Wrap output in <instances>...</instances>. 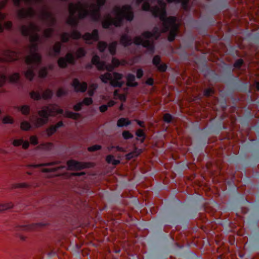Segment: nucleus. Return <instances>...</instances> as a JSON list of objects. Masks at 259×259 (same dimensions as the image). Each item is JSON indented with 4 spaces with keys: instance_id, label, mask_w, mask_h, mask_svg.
I'll return each instance as SVG.
<instances>
[{
    "instance_id": "45",
    "label": "nucleus",
    "mask_w": 259,
    "mask_h": 259,
    "mask_svg": "<svg viewBox=\"0 0 259 259\" xmlns=\"http://www.w3.org/2000/svg\"><path fill=\"white\" fill-rule=\"evenodd\" d=\"M107 47V44L105 42L100 41L98 43V49L101 51L103 52Z\"/></svg>"
},
{
    "instance_id": "40",
    "label": "nucleus",
    "mask_w": 259,
    "mask_h": 259,
    "mask_svg": "<svg viewBox=\"0 0 259 259\" xmlns=\"http://www.w3.org/2000/svg\"><path fill=\"white\" fill-rule=\"evenodd\" d=\"M43 19H45L46 20H53L54 18L53 15L49 12L45 11L42 16Z\"/></svg>"
},
{
    "instance_id": "4",
    "label": "nucleus",
    "mask_w": 259,
    "mask_h": 259,
    "mask_svg": "<svg viewBox=\"0 0 259 259\" xmlns=\"http://www.w3.org/2000/svg\"><path fill=\"white\" fill-rule=\"evenodd\" d=\"M21 32L24 35H30L31 45L30 50L31 52H35L36 50L37 45L35 43L38 40V36L36 32L39 30L38 27L33 23H31L28 27L23 25L21 28Z\"/></svg>"
},
{
    "instance_id": "30",
    "label": "nucleus",
    "mask_w": 259,
    "mask_h": 259,
    "mask_svg": "<svg viewBox=\"0 0 259 259\" xmlns=\"http://www.w3.org/2000/svg\"><path fill=\"white\" fill-rule=\"evenodd\" d=\"M131 123V121L127 118H121L118 121L117 125L118 126H122L127 125Z\"/></svg>"
},
{
    "instance_id": "44",
    "label": "nucleus",
    "mask_w": 259,
    "mask_h": 259,
    "mask_svg": "<svg viewBox=\"0 0 259 259\" xmlns=\"http://www.w3.org/2000/svg\"><path fill=\"white\" fill-rule=\"evenodd\" d=\"M85 53L82 48H79L76 52V56L77 58H80L84 56Z\"/></svg>"
},
{
    "instance_id": "19",
    "label": "nucleus",
    "mask_w": 259,
    "mask_h": 259,
    "mask_svg": "<svg viewBox=\"0 0 259 259\" xmlns=\"http://www.w3.org/2000/svg\"><path fill=\"white\" fill-rule=\"evenodd\" d=\"M62 121H59L55 125H52L46 130V132L48 137L51 136L57 131V128L63 126Z\"/></svg>"
},
{
    "instance_id": "29",
    "label": "nucleus",
    "mask_w": 259,
    "mask_h": 259,
    "mask_svg": "<svg viewBox=\"0 0 259 259\" xmlns=\"http://www.w3.org/2000/svg\"><path fill=\"white\" fill-rule=\"evenodd\" d=\"M120 42L124 46H127L132 44V39L127 35H122L120 39Z\"/></svg>"
},
{
    "instance_id": "41",
    "label": "nucleus",
    "mask_w": 259,
    "mask_h": 259,
    "mask_svg": "<svg viewBox=\"0 0 259 259\" xmlns=\"http://www.w3.org/2000/svg\"><path fill=\"white\" fill-rule=\"evenodd\" d=\"M97 88V85L96 84H91L88 90V94L92 96L94 93V91L96 90V89Z\"/></svg>"
},
{
    "instance_id": "34",
    "label": "nucleus",
    "mask_w": 259,
    "mask_h": 259,
    "mask_svg": "<svg viewBox=\"0 0 259 259\" xmlns=\"http://www.w3.org/2000/svg\"><path fill=\"white\" fill-rule=\"evenodd\" d=\"M116 46H117L116 42H113L109 45L108 49H109L110 53L112 55H114L115 54Z\"/></svg>"
},
{
    "instance_id": "32",
    "label": "nucleus",
    "mask_w": 259,
    "mask_h": 259,
    "mask_svg": "<svg viewBox=\"0 0 259 259\" xmlns=\"http://www.w3.org/2000/svg\"><path fill=\"white\" fill-rule=\"evenodd\" d=\"M2 122L4 124H12L14 122V119L12 116L7 115L3 118Z\"/></svg>"
},
{
    "instance_id": "63",
    "label": "nucleus",
    "mask_w": 259,
    "mask_h": 259,
    "mask_svg": "<svg viewBox=\"0 0 259 259\" xmlns=\"http://www.w3.org/2000/svg\"><path fill=\"white\" fill-rule=\"evenodd\" d=\"M108 109L107 106L105 105H102L100 107V111L101 112L106 111Z\"/></svg>"
},
{
    "instance_id": "46",
    "label": "nucleus",
    "mask_w": 259,
    "mask_h": 259,
    "mask_svg": "<svg viewBox=\"0 0 259 259\" xmlns=\"http://www.w3.org/2000/svg\"><path fill=\"white\" fill-rule=\"evenodd\" d=\"M31 98L34 100H39L41 98L39 94L36 92H32L30 93Z\"/></svg>"
},
{
    "instance_id": "36",
    "label": "nucleus",
    "mask_w": 259,
    "mask_h": 259,
    "mask_svg": "<svg viewBox=\"0 0 259 259\" xmlns=\"http://www.w3.org/2000/svg\"><path fill=\"white\" fill-rule=\"evenodd\" d=\"M19 74L18 73H15L10 75L9 78L10 82H15L19 80Z\"/></svg>"
},
{
    "instance_id": "31",
    "label": "nucleus",
    "mask_w": 259,
    "mask_h": 259,
    "mask_svg": "<svg viewBox=\"0 0 259 259\" xmlns=\"http://www.w3.org/2000/svg\"><path fill=\"white\" fill-rule=\"evenodd\" d=\"M33 70L34 68H32V67H31L25 72V76L26 78L30 80H32L34 76Z\"/></svg>"
},
{
    "instance_id": "60",
    "label": "nucleus",
    "mask_w": 259,
    "mask_h": 259,
    "mask_svg": "<svg viewBox=\"0 0 259 259\" xmlns=\"http://www.w3.org/2000/svg\"><path fill=\"white\" fill-rule=\"evenodd\" d=\"M4 26L6 29H10L12 26V23L11 21H7L5 23Z\"/></svg>"
},
{
    "instance_id": "26",
    "label": "nucleus",
    "mask_w": 259,
    "mask_h": 259,
    "mask_svg": "<svg viewBox=\"0 0 259 259\" xmlns=\"http://www.w3.org/2000/svg\"><path fill=\"white\" fill-rule=\"evenodd\" d=\"M106 160L108 163L112 164L113 165H117L120 163V160L115 159L114 156L112 155L107 156Z\"/></svg>"
},
{
    "instance_id": "49",
    "label": "nucleus",
    "mask_w": 259,
    "mask_h": 259,
    "mask_svg": "<svg viewBox=\"0 0 259 259\" xmlns=\"http://www.w3.org/2000/svg\"><path fill=\"white\" fill-rule=\"evenodd\" d=\"M61 48V44L59 42H56L53 47V50L55 53L58 54L60 52Z\"/></svg>"
},
{
    "instance_id": "64",
    "label": "nucleus",
    "mask_w": 259,
    "mask_h": 259,
    "mask_svg": "<svg viewBox=\"0 0 259 259\" xmlns=\"http://www.w3.org/2000/svg\"><path fill=\"white\" fill-rule=\"evenodd\" d=\"M118 99L122 101H125L126 100V96L124 94H120L118 96Z\"/></svg>"
},
{
    "instance_id": "54",
    "label": "nucleus",
    "mask_w": 259,
    "mask_h": 259,
    "mask_svg": "<svg viewBox=\"0 0 259 259\" xmlns=\"http://www.w3.org/2000/svg\"><path fill=\"white\" fill-rule=\"evenodd\" d=\"M243 63V60L241 59H239L235 62L234 66L235 68H239L242 65Z\"/></svg>"
},
{
    "instance_id": "12",
    "label": "nucleus",
    "mask_w": 259,
    "mask_h": 259,
    "mask_svg": "<svg viewBox=\"0 0 259 259\" xmlns=\"http://www.w3.org/2000/svg\"><path fill=\"white\" fill-rule=\"evenodd\" d=\"M41 56L38 54H31L26 57L25 62L28 65H38L40 63Z\"/></svg>"
},
{
    "instance_id": "58",
    "label": "nucleus",
    "mask_w": 259,
    "mask_h": 259,
    "mask_svg": "<svg viewBox=\"0 0 259 259\" xmlns=\"http://www.w3.org/2000/svg\"><path fill=\"white\" fill-rule=\"evenodd\" d=\"M82 103H79L73 106L75 111H79L81 109Z\"/></svg>"
},
{
    "instance_id": "56",
    "label": "nucleus",
    "mask_w": 259,
    "mask_h": 259,
    "mask_svg": "<svg viewBox=\"0 0 259 259\" xmlns=\"http://www.w3.org/2000/svg\"><path fill=\"white\" fill-rule=\"evenodd\" d=\"M52 32V29L50 28L47 29L44 31V35L46 37H49L51 35Z\"/></svg>"
},
{
    "instance_id": "18",
    "label": "nucleus",
    "mask_w": 259,
    "mask_h": 259,
    "mask_svg": "<svg viewBox=\"0 0 259 259\" xmlns=\"http://www.w3.org/2000/svg\"><path fill=\"white\" fill-rule=\"evenodd\" d=\"M12 144L15 147L22 145L24 149H27L28 148L30 143L27 141H24L22 139H19L14 140Z\"/></svg>"
},
{
    "instance_id": "3",
    "label": "nucleus",
    "mask_w": 259,
    "mask_h": 259,
    "mask_svg": "<svg viewBox=\"0 0 259 259\" xmlns=\"http://www.w3.org/2000/svg\"><path fill=\"white\" fill-rule=\"evenodd\" d=\"M113 11L115 15V18L112 19L108 16L102 22L104 28H107L112 24L115 26H119L123 18L131 21L134 17L131 7L129 6H124L121 8L119 7H115Z\"/></svg>"
},
{
    "instance_id": "42",
    "label": "nucleus",
    "mask_w": 259,
    "mask_h": 259,
    "mask_svg": "<svg viewBox=\"0 0 259 259\" xmlns=\"http://www.w3.org/2000/svg\"><path fill=\"white\" fill-rule=\"evenodd\" d=\"M136 135L138 137H142L141 142H144V141L145 140V134L142 130H141V129L138 130L136 131Z\"/></svg>"
},
{
    "instance_id": "37",
    "label": "nucleus",
    "mask_w": 259,
    "mask_h": 259,
    "mask_svg": "<svg viewBox=\"0 0 259 259\" xmlns=\"http://www.w3.org/2000/svg\"><path fill=\"white\" fill-rule=\"evenodd\" d=\"M64 167H65V166H58L56 167L51 168H42L41 169V171L42 172H53V171H56L58 170V169L62 168H64Z\"/></svg>"
},
{
    "instance_id": "57",
    "label": "nucleus",
    "mask_w": 259,
    "mask_h": 259,
    "mask_svg": "<svg viewBox=\"0 0 259 259\" xmlns=\"http://www.w3.org/2000/svg\"><path fill=\"white\" fill-rule=\"evenodd\" d=\"M163 120L166 122H169L171 120V116L169 114H165L163 115Z\"/></svg>"
},
{
    "instance_id": "51",
    "label": "nucleus",
    "mask_w": 259,
    "mask_h": 259,
    "mask_svg": "<svg viewBox=\"0 0 259 259\" xmlns=\"http://www.w3.org/2000/svg\"><path fill=\"white\" fill-rule=\"evenodd\" d=\"M66 93V92L64 89L63 88H60L58 89V90L57 92L56 95L57 97H61L62 96H63L65 95Z\"/></svg>"
},
{
    "instance_id": "24",
    "label": "nucleus",
    "mask_w": 259,
    "mask_h": 259,
    "mask_svg": "<svg viewBox=\"0 0 259 259\" xmlns=\"http://www.w3.org/2000/svg\"><path fill=\"white\" fill-rule=\"evenodd\" d=\"M31 185L27 182L18 183L13 185V188L15 189L24 188L30 189Z\"/></svg>"
},
{
    "instance_id": "9",
    "label": "nucleus",
    "mask_w": 259,
    "mask_h": 259,
    "mask_svg": "<svg viewBox=\"0 0 259 259\" xmlns=\"http://www.w3.org/2000/svg\"><path fill=\"white\" fill-rule=\"evenodd\" d=\"M42 109H45L46 112H48V117L54 116L58 114L63 113V110L60 108L59 106L57 105H50L42 108Z\"/></svg>"
},
{
    "instance_id": "6",
    "label": "nucleus",
    "mask_w": 259,
    "mask_h": 259,
    "mask_svg": "<svg viewBox=\"0 0 259 259\" xmlns=\"http://www.w3.org/2000/svg\"><path fill=\"white\" fill-rule=\"evenodd\" d=\"M122 78L121 74L114 72L113 73H106L100 76V78L104 83L110 82V84L114 87H121L123 84L120 80Z\"/></svg>"
},
{
    "instance_id": "61",
    "label": "nucleus",
    "mask_w": 259,
    "mask_h": 259,
    "mask_svg": "<svg viewBox=\"0 0 259 259\" xmlns=\"http://www.w3.org/2000/svg\"><path fill=\"white\" fill-rule=\"evenodd\" d=\"M8 0H3L0 2V10L5 7L8 3Z\"/></svg>"
},
{
    "instance_id": "27",
    "label": "nucleus",
    "mask_w": 259,
    "mask_h": 259,
    "mask_svg": "<svg viewBox=\"0 0 259 259\" xmlns=\"http://www.w3.org/2000/svg\"><path fill=\"white\" fill-rule=\"evenodd\" d=\"M64 116L67 118H70L73 119H77L80 117L79 113H73L72 112L66 111L64 114Z\"/></svg>"
},
{
    "instance_id": "23",
    "label": "nucleus",
    "mask_w": 259,
    "mask_h": 259,
    "mask_svg": "<svg viewBox=\"0 0 259 259\" xmlns=\"http://www.w3.org/2000/svg\"><path fill=\"white\" fill-rule=\"evenodd\" d=\"M126 84L128 86L135 87L138 83L135 81V76L133 74H128L127 76Z\"/></svg>"
},
{
    "instance_id": "5",
    "label": "nucleus",
    "mask_w": 259,
    "mask_h": 259,
    "mask_svg": "<svg viewBox=\"0 0 259 259\" xmlns=\"http://www.w3.org/2000/svg\"><path fill=\"white\" fill-rule=\"evenodd\" d=\"M143 38L141 36L136 37L134 40V42L136 45L141 44L143 47L147 48L149 50L153 51V42L149 39L152 36L157 38L159 36V33L157 34L156 30H154L153 33L149 32H145L142 34Z\"/></svg>"
},
{
    "instance_id": "7",
    "label": "nucleus",
    "mask_w": 259,
    "mask_h": 259,
    "mask_svg": "<svg viewBox=\"0 0 259 259\" xmlns=\"http://www.w3.org/2000/svg\"><path fill=\"white\" fill-rule=\"evenodd\" d=\"M92 62L93 64L95 65L99 70H103L106 69L108 71H112L114 67L119 66L120 63L118 59L113 58L112 61L113 66L106 65L105 66L103 62L100 61L99 57L97 56H95L93 57Z\"/></svg>"
},
{
    "instance_id": "10",
    "label": "nucleus",
    "mask_w": 259,
    "mask_h": 259,
    "mask_svg": "<svg viewBox=\"0 0 259 259\" xmlns=\"http://www.w3.org/2000/svg\"><path fill=\"white\" fill-rule=\"evenodd\" d=\"M74 57L71 54L68 53L64 58H60L58 61V64L60 67L65 68L67 64H73Z\"/></svg>"
},
{
    "instance_id": "11",
    "label": "nucleus",
    "mask_w": 259,
    "mask_h": 259,
    "mask_svg": "<svg viewBox=\"0 0 259 259\" xmlns=\"http://www.w3.org/2000/svg\"><path fill=\"white\" fill-rule=\"evenodd\" d=\"M67 169L70 170H77L85 167L84 163L76 161L74 160H70L67 162Z\"/></svg>"
},
{
    "instance_id": "17",
    "label": "nucleus",
    "mask_w": 259,
    "mask_h": 259,
    "mask_svg": "<svg viewBox=\"0 0 259 259\" xmlns=\"http://www.w3.org/2000/svg\"><path fill=\"white\" fill-rule=\"evenodd\" d=\"M83 38L84 39L88 41V43H90V41H95L98 39V33L97 30H94L92 33H86L85 35L83 36Z\"/></svg>"
},
{
    "instance_id": "15",
    "label": "nucleus",
    "mask_w": 259,
    "mask_h": 259,
    "mask_svg": "<svg viewBox=\"0 0 259 259\" xmlns=\"http://www.w3.org/2000/svg\"><path fill=\"white\" fill-rule=\"evenodd\" d=\"M81 35L77 31H73L71 35H69L68 33H64L61 35V39L62 42H65L67 41L70 37L73 39H78L80 38Z\"/></svg>"
},
{
    "instance_id": "1",
    "label": "nucleus",
    "mask_w": 259,
    "mask_h": 259,
    "mask_svg": "<svg viewBox=\"0 0 259 259\" xmlns=\"http://www.w3.org/2000/svg\"><path fill=\"white\" fill-rule=\"evenodd\" d=\"M105 0H97V5L89 7L80 3L75 4L71 3L69 5V16L67 23L71 25H76L78 18H82L90 15L94 20H97L100 17L99 10L101 6L103 5Z\"/></svg>"
},
{
    "instance_id": "8",
    "label": "nucleus",
    "mask_w": 259,
    "mask_h": 259,
    "mask_svg": "<svg viewBox=\"0 0 259 259\" xmlns=\"http://www.w3.org/2000/svg\"><path fill=\"white\" fill-rule=\"evenodd\" d=\"M39 117L33 120L32 122L36 128L42 126L47 124L49 121L48 112L45 109H41L38 112Z\"/></svg>"
},
{
    "instance_id": "50",
    "label": "nucleus",
    "mask_w": 259,
    "mask_h": 259,
    "mask_svg": "<svg viewBox=\"0 0 259 259\" xmlns=\"http://www.w3.org/2000/svg\"><path fill=\"white\" fill-rule=\"evenodd\" d=\"M81 103L82 104H84L85 105H90L92 104L93 101L92 98H85Z\"/></svg>"
},
{
    "instance_id": "22",
    "label": "nucleus",
    "mask_w": 259,
    "mask_h": 259,
    "mask_svg": "<svg viewBox=\"0 0 259 259\" xmlns=\"http://www.w3.org/2000/svg\"><path fill=\"white\" fill-rule=\"evenodd\" d=\"M58 163H59L58 161H53V162H47V163H40V164H28L26 166L28 167L37 168V167L44 166L54 165L57 164Z\"/></svg>"
},
{
    "instance_id": "39",
    "label": "nucleus",
    "mask_w": 259,
    "mask_h": 259,
    "mask_svg": "<svg viewBox=\"0 0 259 259\" xmlns=\"http://www.w3.org/2000/svg\"><path fill=\"white\" fill-rule=\"evenodd\" d=\"M168 3H171L173 2H181L182 4L183 8L186 10L187 9V3L189 2V0H167Z\"/></svg>"
},
{
    "instance_id": "53",
    "label": "nucleus",
    "mask_w": 259,
    "mask_h": 259,
    "mask_svg": "<svg viewBox=\"0 0 259 259\" xmlns=\"http://www.w3.org/2000/svg\"><path fill=\"white\" fill-rule=\"evenodd\" d=\"M47 74V71L46 68H42L40 70L39 72V76L41 77H44L46 76Z\"/></svg>"
},
{
    "instance_id": "48",
    "label": "nucleus",
    "mask_w": 259,
    "mask_h": 259,
    "mask_svg": "<svg viewBox=\"0 0 259 259\" xmlns=\"http://www.w3.org/2000/svg\"><path fill=\"white\" fill-rule=\"evenodd\" d=\"M122 136L125 139H128L132 138L133 136L127 131H124L122 133Z\"/></svg>"
},
{
    "instance_id": "35",
    "label": "nucleus",
    "mask_w": 259,
    "mask_h": 259,
    "mask_svg": "<svg viewBox=\"0 0 259 259\" xmlns=\"http://www.w3.org/2000/svg\"><path fill=\"white\" fill-rule=\"evenodd\" d=\"M20 127L23 131H28L31 128V125L29 122L24 121L21 122Z\"/></svg>"
},
{
    "instance_id": "47",
    "label": "nucleus",
    "mask_w": 259,
    "mask_h": 259,
    "mask_svg": "<svg viewBox=\"0 0 259 259\" xmlns=\"http://www.w3.org/2000/svg\"><path fill=\"white\" fill-rule=\"evenodd\" d=\"M101 149V146L99 145H95L91 147H89L88 149V151L92 152L97 150H99Z\"/></svg>"
},
{
    "instance_id": "62",
    "label": "nucleus",
    "mask_w": 259,
    "mask_h": 259,
    "mask_svg": "<svg viewBox=\"0 0 259 259\" xmlns=\"http://www.w3.org/2000/svg\"><path fill=\"white\" fill-rule=\"evenodd\" d=\"M143 72L142 70L141 69H138L137 71V77L140 78L143 76Z\"/></svg>"
},
{
    "instance_id": "59",
    "label": "nucleus",
    "mask_w": 259,
    "mask_h": 259,
    "mask_svg": "<svg viewBox=\"0 0 259 259\" xmlns=\"http://www.w3.org/2000/svg\"><path fill=\"white\" fill-rule=\"evenodd\" d=\"M6 81V77L4 75H0V87L3 86Z\"/></svg>"
},
{
    "instance_id": "28",
    "label": "nucleus",
    "mask_w": 259,
    "mask_h": 259,
    "mask_svg": "<svg viewBox=\"0 0 259 259\" xmlns=\"http://www.w3.org/2000/svg\"><path fill=\"white\" fill-rule=\"evenodd\" d=\"M141 152L142 151L141 149H138L136 148L133 152L126 155V158L128 160H130L135 157L138 156Z\"/></svg>"
},
{
    "instance_id": "25",
    "label": "nucleus",
    "mask_w": 259,
    "mask_h": 259,
    "mask_svg": "<svg viewBox=\"0 0 259 259\" xmlns=\"http://www.w3.org/2000/svg\"><path fill=\"white\" fill-rule=\"evenodd\" d=\"M14 204L12 202L0 203V212L13 208Z\"/></svg>"
},
{
    "instance_id": "14",
    "label": "nucleus",
    "mask_w": 259,
    "mask_h": 259,
    "mask_svg": "<svg viewBox=\"0 0 259 259\" xmlns=\"http://www.w3.org/2000/svg\"><path fill=\"white\" fill-rule=\"evenodd\" d=\"M4 59L7 61H13L19 58V54L14 51H6L4 53Z\"/></svg>"
},
{
    "instance_id": "52",
    "label": "nucleus",
    "mask_w": 259,
    "mask_h": 259,
    "mask_svg": "<svg viewBox=\"0 0 259 259\" xmlns=\"http://www.w3.org/2000/svg\"><path fill=\"white\" fill-rule=\"evenodd\" d=\"M213 92H214V91L212 89L209 88V89H206L204 91V94L205 96L208 97V96L212 95L213 94Z\"/></svg>"
},
{
    "instance_id": "33",
    "label": "nucleus",
    "mask_w": 259,
    "mask_h": 259,
    "mask_svg": "<svg viewBox=\"0 0 259 259\" xmlns=\"http://www.w3.org/2000/svg\"><path fill=\"white\" fill-rule=\"evenodd\" d=\"M18 109L24 115H28L29 113L30 108L27 105H24L21 107H19Z\"/></svg>"
},
{
    "instance_id": "13",
    "label": "nucleus",
    "mask_w": 259,
    "mask_h": 259,
    "mask_svg": "<svg viewBox=\"0 0 259 259\" xmlns=\"http://www.w3.org/2000/svg\"><path fill=\"white\" fill-rule=\"evenodd\" d=\"M72 85L76 92H84L87 88V84L86 82H80L77 79H74L73 80Z\"/></svg>"
},
{
    "instance_id": "2",
    "label": "nucleus",
    "mask_w": 259,
    "mask_h": 259,
    "mask_svg": "<svg viewBox=\"0 0 259 259\" xmlns=\"http://www.w3.org/2000/svg\"><path fill=\"white\" fill-rule=\"evenodd\" d=\"M158 3L160 8L156 7L151 8V11L155 17H159L163 22V28L160 33L165 32L169 30V34L168 39L171 41L174 40L178 32L179 24L177 23V19L175 17H169L165 18V4L162 2L161 0H159Z\"/></svg>"
},
{
    "instance_id": "20",
    "label": "nucleus",
    "mask_w": 259,
    "mask_h": 259,
    "mask_svg": "<svg viewBox=\"0 0 259 259\" xmlns=\"http://www.w3.org/2000/svg\"><path fill=\"white\" fill-rule=\"evenodd\" d=\"M160 58L158 56H155L153 59V63L157 67L160 71H165L166 69V66L165 64H159Z\"/></svg>"
},
{
    "instance_id": "21",
    "label": "nucleus",
    "mask_w": 259,
    "mask_h": 259,
    "mask_svg": "<svg viewBox=\"0 0 259 259\" xmlns=\"http://www.w3.org/2000/svg\"><path fill=\"white\" fill-rule=\"evenodd\" d=\"M53 144L51 142H47L45 143L40 144L36 147L37 150H50L53 147Z\"/></svg>"
},
{
    "instance_id": "55",
    "label": "nucleus",
    "mask_w": 259,
    "mask_h": 259,
    "mask_svg": "<svg viewBox=\"0 0 259 259\" xmlns=\"http://www.w3.org/2000/svg\"><path fill=\"white\" fill-rule=\"evenodd\" d=\"M6 16L5 14L0 13V33L3 31V28L2 27L1 22L5 18Z\"/></svg>"
},
{
    "instance_id": "38",
    "label": "nucleus",
    "mask_w": 259,
    "mask_h": 259,
    "mask_svg": "<svg viewBox=\"0 0 259 259\" xmlns=\"http://www.w3.org/2000/svg\"><path fill=\"white\" fill-rule=\"evenodd\" d=\"M52 96V92L50 90H46L42 95V98L44 99H48L51 98Z\"/></svg>"
},
{
    "instance_id": "43",
    "label": "nucleus",
    "mask_w": 259,
    "mask_h": 259,
    "mask_svg": "<svg viewBox=\"0 0 259 259\" xmlns=\"http://www.w3.org/2000/svg\"><path fill=\"white\" fill-rule=\"evenodd\" d=\"M30 143L33 145H36L38 143V138L36 136H31L30 138Z\"/></svg>"
},
{
    "instance_id": "16",
    "label": "nucleus",
    "mask_w": 259,
    "mask_h": 259,
    "mask_svg": "<svg viewBox=\"0 0 259 259\" xmlns=\"http://www.w3.org/2000/svg\"><path fill=\"white\" fill-rule=\"evenodd\" d=\"M34 15V11L29 8L28 9H21L18 12V15L20 18H24L27 17H31Z\"/></svg>"
}]
</instances>
